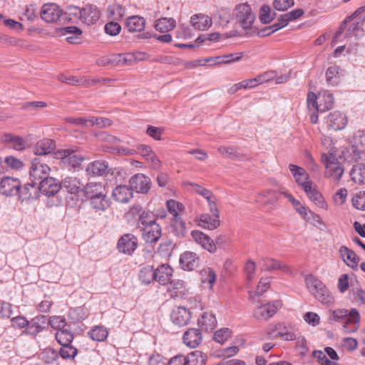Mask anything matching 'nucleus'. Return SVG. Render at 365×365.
<instances>
[{
    "label": "nucleus",
    "mask_w": 365,
    "mask_h": 365,
    "mask_svg": "<svg viewBox=\"0 0 365 365\" xmlns=\"http://www.w3.org/2000/svg\"><path fill=\"white\" fill-rule=\"evenodd\" d=\"M364 12L363 8H359L352 15L346 18L336 32L332 43L336 44L344 40L349 41L353 37L355 40L362 37L364 35L362 26L365 21V15L364 17H357Z\"/></svg>",
    "instance_id": "1"
},
{
    "label": "nucleus",
    "mask_w": 365,
    "mask_h": 365,
    "mask_svg": "<svg viewBox=\"0 0 365 365\" xmlns=\"http://www.w3.org/2000/svg\"><path fill=\"white\" fill-rule=\"evenodd\" d=\"M101 13L96 6L87 4L83 8L68 6L64 11L63 19L68 23L86 25L95 24L100 18Z\"/></svg>",
    "instance_id": "2"
},
{
    "label": "nucleus",
    "mask_w": 365,
    "mask_h": 365,
    "mask_svg": "<svg viewBox=\"0 0 365 365\" xmlns=\"http://www.w3.org/2000/svg\"><path fill=\"white\" fill-rule=\"evenodd\" d=\"M232 16L246 34L252 31L256 16L250 4L242 3L236 5L232 10Z\"/></svg>",
    "instance_id": "3"
},
{
    "label": "nucleus",
    "mask_w": 365,
    "mask_h": 365,
    "mask_svg": "<svg viewBox=\"0 0 365 365\" xmlns=\"http://www.w3.org/2000/svg\"><path fill=\"white\" fill-rule=\"evenodd\" d=\"M321 159L326 168L325 177L339 182L343 175L344 168L339 163L335 151L330 149L327 153H322Z\"/></svg>",
    "instance_id": "4"
},
{
    "label": "nucleus",
    "mask_w": 365,
    "mask_h": 365,
    "mask_svg": "<svg viewBox=\"0 0 365 365\" xmlns=\"http://www.w3.org/2000/svg\"><path fill=\"white\" fill-rule=\"evenodd\" d=\"M307 101L309 110L323 113L333 107L334 96L327 91H320L318 95L314 92H309Z\"/></svg>",
    "instance_id": "5"
},
{
    "label": "nucleus",
    "mask_w": 365,
    "mask_h": 365,
    "mask_svg": "<svg viewBox=\"0 0 365 365\" xmlns=\"http://www.w3.org/2000/svg\"><path fill=\"white\" fill-rule=\"evenodd\" d=\"M40 14L41 19L47 23L59 21L61 24H68L63 19L64 12L57 4L53 3L44 4L41 8Z\"/></svg>",
    "instance_id": "6"
},
{
    "label": "nucleus",
    "mask_w": 365,
    "mask_h": 365,
    "mask_svg": "<svg viewBox=\"0 0 365 365\" xmlns=\"http://www.w3.org/2000/svg\"><path fill=\"white\" fill-rule=\"evenodd\" d=\"M55 157L57 159L62 160L63 163L70 165L73 168L80 166L84 160V157L78 153L77 150L74 148L58 150L55 153Z\"/></svg>",
    "instance_id": "7"
},
{
    "label": "nucleus",
    "mask_w": 365,
    "mask_h": 365,
    "mask_svg": "<svg viewBox=\"0 0 365 365\" xmlns=\"http://www.w3.org/2000/svg\"><path fill=\"white\" fill-rule=\"evenodd\" d=\"M167 207L169 212L173 215L174 220V226L178 235L184 236L185 235V224L179 217V213L183 210L182 204L174 200H169L167 201Z\"/></svg>",
    "instance_id": "8"
},
{
    "label": "nucleus",
    "mask_w": 365,
    "mask_h": 365,
    "mask_svg": "<svg viewBox=\"0 0 365 365\" xmlns=\"http://www.w3.org/2000/svg\"><path fill=\"white\" fill-rule=\"evenodd\" d=\"M51 168L49 166L43 163L38 158H35L31 161L29 174L32 180L41 181L44 178H47L50 173Z\"/></svg>",
    "instance_id": "9"
},
{
    "label": "nucleus",
    "mask_w": 365,
    "mask_h": 365,
    "mask_svg": "<svg viewBox=\"0 0 365 365\" xmlns=\"http://www.w3.org/2000/svg\"><path fill=\"white\" fill-rule=\"evenodd\" d=\"M282 304L280 301L276 300L272 303L260 305L257 307L254 312V317L259 320H267L273 317L277 309L280 308Z\"/></svg>",
    "instance_id": "10"
},
{
    "label": "nucleus",
    "mask_w": 365,
    "mask_h": 365,
    "mask_svg": "<svg viewBox=\"0 0 365 365\" xmlns=\"http://www.w3.org/2000/svg\"><path fill=\"white\" fill-rule=\"evenodd\" d=\"M131 190H135L140 193H147L151 186L150 179L142 173H138L132 176L129 180Z\"/></svg>",
    "instance_id": "11"
},
{
    "label": "nucleus",
    "mask_w": 365,
    "mask_h": 365,
    "mask_svg": "<svg viewBox=\"0 0 365 365\" xmlns=\"http://www.w3.org/2000/svg\"><path fill=\"white\" fill-rule=\"evenodd\" d=\"M303 190L309 200L312 201L317 207L325 210H328V204L313 182L310 183L309 185H305Z\"/></svg>",
    "instance_id": "12"
},
{
    "label": "nucleus",
    "mask_w": 365,
    "mask_h": 365,
    "mask_svg": "<svg viewBox=\"0 0 365 365\" xmlns=\"http://www.w3.org/2000/svg\"><path fill=\"white\" fill-rule=\"evenodd\" d=\"M138 239L133 234H125L118 241L117 247L120 252L131 255L137 248Z\"/></svg>",
    "instance_id": "13"
},
{
    "label": "nucleus",
    "mask_w": 365,
    "mask_h": 365,
    "mask_svg": "<svg viewBox=\"0 0 365 365\" xmlns=\"http://www.w3.org/2000/svg\"><path fill=\"white\" fill-rule=\"evenodd\" d=\"M20 186L19 179L4 177L0 181V193L6 196L15 195L19 192Z\"/></svg>",
    "instance_id": "14"
},
{
    "label": "nucleus",
    "mask_w": 365,
    "mask_h": 365,
    "mask_svg": "<svg viewBox=\"0 0 365 365\" xmlns=\"http://www.w3.org/2000/svg\"><path fill=\"white\" fill-rule=\"evenodd\" d=\"M61 185L58 180L48 177L39 183L40 192L46 196H53L60 190Z\"/></svg>",
    "instance_id": "15"
},
{
    "label": "nucleus",
    "mask_w": 365,
    "mask_h": 365,
    "mask_svg": "<svg viewBox=\"0 0 365 365\" xmlns=\"http://www.w3.org/2000/svg\"><path fill=\"white\" fill-rule=\"evenodd\" d=\"M161 227L155 222H151L143 227V238L148 243L156 242L161 237Z\"/></svg>",
    "instance_id": "16"
},
{
    "label": "nucleus",
    "mask_w": 365,
    "mask_h": 365,
    "mask_svg": "<svg viewBox=\"0 0 365 365\" xmlns=\"http://www.w3.org/2000/svg\"><path fill=\"white\" fill-rule=\"evenodd\" d=\"M347 117L339 111L331 113L327 118V124L329 128L334 130L344 129L347 124Z\"/></svg>",
    "instance_id": "17"
},
{
    "label": "nucleus",
    "mask_w": 365,
    "mask_h": 365,
    "mask_svg": "<svg viewBox=\"0 0 365 365\" xmlns=\"http://www.w3.org/2000/svg\"><path fill=\"white\" fill-rule=\"evenodd\" d=\"M85 195L88 200L98 197V196H103L108 194L106 186L96 182H89L84 187Z\"/></svg>",
    "instance_id": "18"
},
{
    "label": "nucleus",
    "mask_w": 365,
    "mask_h": 365,
    "mask_svg": "<svg viewBox=\"0 0 365 365\" xmlns=\"http://www.w3.org/2000/svg\"><path fill=\"white\" fill-rule=\"evenodd\" d=\"M148 55L145 52L137 51L134 53L116 54L113 61L123 65H130L136 61H143L147 58Z\"/></svg>",
    "instance_id": "19"
},
{
    "label": "nucleus",
    "mask_w": 365,
    "mask_h": 365,
    "mask_svg": "<svg viewBox=\"0 0 365 365\" xmlns=\"http://www.w3.org/2000/svg\"><path fill=\"white\" fill-rule=\"evenodd\" d=\"M192 237L199 245H200L205 250L210 253H215L217 250L216 245L213 240L203 232L194 230L191 232Z\"/></svg>",
    "instance_id": "20"
},
{
    "label": "nucleus",
    "mask_w": 365,
    "mask_h": 365,
    "mask_svg": "<svg viewBox=\"0 0 365 365\" xmlns=\"http://www.w3.org/2000/svg\"><path fill=\"white\" fill-rule=\"evenodd\" d=\"M289 169L292 174L297 184L302 189L304 188L305 185H309L312 182L309 180V175L303 168L294 164H290L289 165Z\"/></svg>",
    "instance_id": "21"
},
{
    "label": "nucleus",
    "mask_w": 365,
    "mask_h": 365,
    "mask_svg": "<svg viewBox=\"0 0 365 365\" xmlns=\"http://www.w3.org/2000/svg\"><path fill=\"white\" fill-rule=\"evenodd\" d=\"M170 318L173 324L179 327H182L187 324L189 322L190 313L185 307H178L173 309Z\"/></svg>",
    "instance_id": "22"
},
{
    "label": "nucleus",
    "mask_w": 365,
    "mask_h": 365,
    "mask_svg": "<svg viewBox=\"0 0 365 365\" xmlns=\"http://www.w3.org/2000/svg\"><path fill=\"white\" fill-rule=\"evenodd\" d=\"M166 285L167 292L172 298H182L186 294L185 283L181 279H173Z\"/></svg>",
    "instance_id": "23"
},
{
    "label": "nucleus",
    "mask_w": 365,
    "mask_h": 365,
    "mask_svg": "<svg viewBox=\"0 0 365 365\" xmlns=\"http://www.w3.org/2000/svg\"><path fill=\"white\" fill-rule=\"evenodd\" d=\"M183 342L190 348H195L202 342V334L197 329H187L183 334Z\"/></svg>",
    "instance_id": "24"
},
{
    "label": "nucleus",
    "mask_w": 365,
    "mask_h": 365,
    "mask_svg": "<svg viewBox=\"0 0 365 365\" xmlns=\"http://www.w3.org/2000/svg\"><path fill=\"white\" fill-rule=\"evenodd\" d=\"M360 314L356 309H351L347 320L343 325V330L346 334L356 331L359 327Z\"/></svg>",
    "instance_id": "25"
},
{
    "label": "nucleus",
    "mask_w": 365,
    "mask_h": 365,
    "mask_svg": "<svg viewBox=\"0 0 365 365\" xmlns=\"http://www.w3.org/2000/svg\"><path fill=\"white\" fill-rule=\"evenodd\" d=\"M46 321L47 319L46 316L39 315L35 317L30 322H29V325H27V330H26L24 332L26 334L36 335L45 329Z\"/></svg>",
    "instance_id": "26"
},
{
    "label": "nucleus",
    "mask_w": 365,
    "mask_h": 365,
    "mask_svg": "<svg viewBox=\"0 0 365 365\" xmlns=\"http://www.w3.org/2000/svg\"><path fill=\"white\" fill-rule=\"evenodd\" d=\"M339 252L341 258L347 266L353 269L357 267L359 258L353 250L346 246H341Z\"/></svg>",
    "instance_id": "27"
},
{
    "label": "nucleus",
    "mask_w": 365,
    "mask_h": 365,
    "mask_svg": "<svg viewBox=\"0 0 365 365\" xmlns=\"http://www.w3.org/2000/svg\"><path fill=\"white\" fill-rule=\"evenodd\" d=\"M39 192V185L32 182L31 183L25 184L22 189L19 190V193L22 200H29L38 198Z\"/></svg>",
    "instance_id": "28"
},
{
    "label": "nucleus",
    "mask_w": 365,
    "mask_h": 365,
    "mask_svg": "<svg viewBox=\"0 0 365 365\" xmlns=\"http://www.w3.org/2000/svg\"><path fill=\"white\" fill-rule=\"evenodd\" d=\"M56 148L55 142L48 138L38 140L34 148V152L37 155H45L52 153Z\"/></svg>",
    "instance_id": "29"
},
{
    "label": "nucleus",
    "mask_w": 365,
    "mask_h": 365,
    "mask_svg": "<svg viewBox=\"0 0 365 365\" xmlns=\"http://www.w3.org/2000/svg\"><path fill=\"white\" fill-rule=\"evenodd\" d=\"M112 196L115 201L126 203L132 198L133 191L130 187L118 185L113 190Z\"/></svg>",
    "instance_id": "30"
},
{
    "label": "nucleus",
    "mask_w": 365,
    "mask_h": 365,
    "mask_svg": "<svg viewBox=\"0 0 365 365\" xmlns=\"http://www.w3.org/2000/svg\"><path fill=\"white\" fill-rule=\"evenodd\" d=\"M199 258L192 252H185L181 255L180 264L183 269L192 270L197 267Z\"/></svg>",
    "instance_id": "31"
},
{
    "label": "nucleus",
    "mask_w": 365,
    "mask_h": 365,
    "mask_svg": "<svg viewBox=\"0 0 365 365\" xmlns=\"http://www.w3.org/2000/svg\"><path fill=\"white\" fill-rule=\"evenodd\" d=\"M1 141L16 150H23L26 148V141L21 137L11 133L4 134Z\"/></svg>",
    "instance_id": "32"
},
{
    "label": "nucleus",
    "mask_w": 365,
    "mask_h": 365,
    "mask_svg": "<svg viewBox=\"0 0 365 365\" xmlns=\"http://www.w3.org/2000/svg\"><path fill=\"white\" fill-rule=\"evenodd\" d=\"M190 23L195 29L205 31L211 26L212 19L207 15L198 14L191 17Z\"/></svg>",
    "instance_id": "33"
},
{
    "label": "nucleus",
    "mask_w": 365,
    "mask_h": 365,
    "mask_svg": "<svg viewBox=\"0 0 365 365\" xmlns=\"http://www.w3.org/2000/svg\"><path fill=\"white\" fill-rule=\"evenodd\" d=\"M198 326L205 331L213 330L217 325L215 317L208 312H203L197 321Z\"/></svg>",
    "instance_id": "34"
},
{
    "label": "nucleus",
    "mask_w": 365,
    "mask_h": 365,
    "mask_svg": "<svg viewBox=\"0 0 365 365\" xmlns=\"http://www.w3.org/2000/svg\"><path fill=\"white\" fill-rule=\"evenodd\" d=\"M173 274V269L168 264H162L155 269V275H156L155 281L160 284H166L170 280Z\"/></svg>",
    "instance_id": "35"
},
{
    "label": "nucleus",
    "mask_w": 365,
    "mask_h": 365,
    "mask_svg": "<svg viewBox=\"0 0 365 365\" xmlns=\"http://www.w3.org/2000/svg\"><path fill=\"white\" fill-rule=\"evenodd\" d=\"M260 265L263 269L267 271L280 269L284 272H289V267L282 264L281 262L276 260L273 258H263L260 262Z\"/></svg>",
    "instance_id": "36"
},
{
    "label": "nucleus",
    "mask_w": 365,
    "mask_h": 365,
    "mask_svg": "<svg viewBox=\"0 0 365 365\" xmlns=\"http://www.w3.org/2000/svg\"><path fill=\"white\" fill-rule=\"evenodd\" d=\"M312 295L316 299L324 304L329 305L334 302L331 293L324 283L322 285L319 284V287H318V289Z\"/></svg>",
    "instance_id": "37"
},
{
    "label": "nucleus",
    "mask_w": 365,
    "mask_h": 365,
    "mask_svg": "<svg viewBox=\"0 0 365 365\" xmlns=\"http://www.w3.org/2000/svg\"><path fill=\"white\" fill-rule=\"evenodd\" d=\"M145 26V19L140 16L128 17L125 21V26L130 32H140Z\"/></svg>",
    "instance_id": "38"
},
{
    "label": "nucleus",
    "mask_w": 365,
    "mask_h": 365,
    "mask_svg": "<svg viewBox=\"0 0 365 365\" xmlns=\"http://www.w3.org/2000/svg\"><path fill=\"white\" fill-rule=\"evenodd\" d=\"M108 168V165L106 163L97 160L88 165L86 173L88 175L91 176H101L107 172Z\"/></svg>",
    "instance_id": "39"
},
{
    "label": "nucleus",
    "mask_w": 365,
    "mask_h": 365,
    "mask_svg": "<svg viewBox=\"0 0 365 365\" xmlns=\"http://www.w3.org/2000/svg\"><path fill=\"white\" fill-rule=\"evenodd\" d=\"M351 180L355 183L365 184V163H357L350 170Z\"/></svg>",
    "instance_id": "40"
},
{
    "label": "nucleus",
    "mask_w": 365,
    "mask_h": 365,
    "mask_svg": "<svg viewBox=\"0 0 365 365\" xmlns=\"http://www.w3.org/2000/svg\"><path fill=\"white\" fill-rule=\"evenodd\" d=\"M89 205L96 212H105L110 206V200L106 195L89 200Z\"/></svg>",
    "instance_id": "41"
},
{
    "label": "nucleus",
    "mask_w": 365,
    "mask_h": 365,
    "mask_svg": "<svg viewBox=\"0 0 365 365\" xmlns=\"http://www.w3.org/2000/svg\"><path fill=\"white\" fill-rule=\"evenodd\" d=\"M200 225L210 230L216 229L220 224L219 217L210 216L208 214H202L199 217Z\"/></svg>",
    "instance_id": "42"
},
{
    "label": "nucleus",
    "mask_w": 365,
    "mask_h": 365,
    "mask_svg": "<svg viewBox=\"0 0 365 365\" xmlns=\"http://www.w3.org/2000/svg\"><path fill=\"white\" fill-rule=\"evenodd\" d=\"M274 330L277 331V336L284 340L292 341L296 338V336L293 332V328L284 323L277 324L275 326Z\"/></svg>",
    "instance_id": "43"
},
{
    "label": "nucleus",
    "mask_w": 365,
    "mask_h": 365,
    "mask_svg": "<svg viewBox=\"0 0 365 365\" xmlns=\"http://www.w3.org/2000/svg\"><path fill=\"white\" fill-rule=\"evenodd\" d=\"M131 212L133 215L139 216V224L143 227L148 224H151V222H155L152 218L150 214L143 210V208L139 205L133 206L131 208Z\"/></svg>",
    "instance_id": "44"
},
{
    "label": "nucleus",
    "mask_w": 365,
    "mask_h": 365,
    "mask_svg": "<svg viewBox=\"0 0 365 365\" xmlns=\"http://www.w3.org/2000/svg\"><path fill=\"white\" fill-rule=\"evenodd\" d=\"M138 277L142 283L148 284L155 281V269L152 266H145L140 269Z\"/></svg>",
    "instance_id": "45"
},
{
    "label": "nucleus",
    "mask_w": 365,
    "mask_h": 365,
    "mask_svg": "<svg viewBox=\"0 0 365 365\" xmlns=\"http://www.w3.org/2000/svg\"><path fill=\"white\" fill-rule=\"evenodd\" d=\"M342 156L345 160L351 163L358 160L360 158L361 152L354 145H349L341 152Z\"/></svg>",
    "instance_id": "46"
},
{
    "label": "nucleus",
    "mask_w": 365,
    "mask_h": 365,
    "mask_svg": "<svg viewBox=\"0 0 365 365\" xmlns=\"http://www.w3.org/2000/svg\"><path fill=\"white\" fill-rule=\"evenodd\" d=\"M176 26L175 20L173 18H161L156 21L155 28L160 32H168Z\"/></svg>",
    "instance_id": "47"
},
{
    "label": "nucleus",
    "mask_w": 365,
    "mask_h": 365,
    "mask_svg": "<svg viewBox=\"0 0 365 365\" xmlns=\"http://www.w3.org/2000/svg\"><path fill=\"white\" fill-rule=\"evenodd\" d=\"M61 187L66 189L68 192L71 194H75L79 192L81 189V182L76 178L67 177L61 184Z\"/></svg>",
    "instance_id": "48"
},
{
    "label": "nucleus",
    "mask_w": 365,
    "mask_h": 365,
    "mask_svg": "<svg viewBox=\"0 0 365 365\" xmlns=\"http://www.w3.org/2000/svg\"><path fill=\"white\" fill-rule=\"evenodd\" d=\"M63 34H71L66 38L67 41L70 43H77L82 35V30L76 26H66L63 29Z\"/></svg>",
    "instance_id": "49"
},
{
    "label": "nucleus",
    "mask_w": 365,
    "mask_h": 365,
    "mask_svg": "<svg viewBox=\"0 0 365 365\" xmlns=\"http://www.w3.org/2000/svg\"><path fill=\"white\" fill-rule=\"evenodd\" d=\"M294 210L304 220H307V222H309L312 218L317 222L320 221L319 215L313 212L302 203Z\"/></svg>",
    "instance_id": "50"
},
{
    "label": "nucleus",
    "mask_w": 365,
    "mask_h": 365,
    "mask_svg": "<svg viewBox=\"0 0 365 365\" xmlns=\"http://www.w3.org/2000/svg\"><path fill=\"white\" fill-rule=\"evenodd\" d=\"M88 335L93 341H103L107 339L108 332L105 327L96 326L89 331Z\"/></svg>",
    "instance_id": "51"
},
{
    "label": "nucleus",
    "mask_w": 365,
    "mask_h": 365,
    "mask_svg": "<svg viewBox=\"0 0 365 365\" xmlns=\"http://www.w3.org/2000/svg\"><path fill=\"white\" fill-rule=\"evenodd\" d=\"M187 360L188 365H204L206 361V356L202 351L196 350L187 356Z\"/></svg>",
    "instance_id": "52"
},
{
    "label": "nucleus",
    "mask_w": 365,
    "mask_h": 365,
    "mask_svg": "<svg viewBox=\"0 0 365 365\" xmlns=\"http://www.w3.org/2000/svg\"><path fill=\"white\" fill-rule=\"evenodd\" d=\"M270 280L268 278H262L257 287L255 292H249L250 299H255V297L261 296L269 288Z\"/></svg>",
    "instance_id": "53"
},
{
    "label": "nucleus",
    "mask_w": 365,
    "mask_h": 365,
    "mask_svg": "<svg viewBox=\"0 0 365 365\" xmlns=\"http://www.w3.org/2000/svg\"><path fill=\"white\" fill-rule=\"evenodd\" d=\"M108 16L114 20H120L125 14V9L120 4H112L108 7Z\"/></svg>",
    "instance_id": "54"
},
{
    "label": "nucleus",
    "mask_w": 365,
    "mask_h": 365,
    "mask_svg": "<svg viewBox=\"0 0 365 365\" xmlns=\"http://www.w3.org/2000/svg\"><path fill=\"white\" fill-rule=\"evenodd\" d=\"M56 339L61 345H68L73 339V335L70 330L64 329L57 331L56 333Z\"/></svg>",
    "instance_id": "55"
},
{
    "label": "nucleus",
    "mask_w": 365,
    "mask_h": 365,
    "mask_svg": "<svg viewBox=\"0 0 365 365\" xmlns=\"http://www.w3.org/2000/svg\"><path fill=\"white\" fill-rule=\"evenodd\" d=\"M62 347L61 348L59 351V355L63 359H69L73 360L74 359L75 356H76L78 353V350L76 347L68 344V345H61Z\"/></svg>",
    "instance_id": "56"
},
{
    "label": "nucleus",
    "mask_w": 365,
    "mask_h": 365,
    "mask_svg": "<svg viewBox=\"0 0 365 365\" xmlns=\"http://www.w3.org/2000/svg\"><path fill=\"white\" fill-rule=\"evenodd\" d=\"M339 67L337 66H329L326 71V80L328 83L334 85L339 77Z\"/></svg>",
    "instance_id": "57"
},
{
    "label": "nucleus",
    "mask_w": 365,
    "mask_h": 365,
    "mask_svg": "<svg viewBox=\"0 0 365 365\" xmlns=\"http://www.w3.org/2000/svg\"><path fill=\"white\" fill-rule=\"evenodd\" d=\"M305 284L309 292L313 294L318 289V287H319V284L322 285L323 282L314 275L309 274L305 277Z\"/></svg>",
    "instance_id": "58"
},
{
    "label": "nucleus",
    "mask_w": 365,
    "mask_h": 365,
    "mask_svg": "<svg viewBox=\"0 0 365 365\" xmlns=\"http://www.w3.org/2000/svg\"><path fill=\"white\" fill-rule=\"evenodd\" d=\"M202 283H207L210 288L212 287L216 279V274L212 269H205L201 272Z\"/></svg>",
    "instance_id": "59"
},
{
    "label": "nucleus",
    "mask_w": 365,
    "mask_h": 365,
    "mask_svg": "<svg viewBox=\"0 0 365 365\" xmlns=\"http://www.w3.org/2000/svg\"><path fill=\"white\" fill-rule=\"evenodd\" d=\"M48 323L52 328L58 331L66 329V321L62 316H52L48 320Z\"/></svg>",
    "instance_id": "60"
},
{
    "label": "nucleus",
    "mask_w": 365,
    "mask_h": 365,
    "mask_svg": "<svg viewBox=\"0 0 365 365\" xmlns=\"http://www.w3.org/2000/svg\"><path fill=\"white\" fill-rule=\"evenodd\" d=\"M352 205L357 210H365V191L359 192L354 196Z\"/></svg>",
    "instance_id": "61"
},
{
    "label": "nucleus",
    "mask_w": 365,
    "mask_h": 365,
    "mask_svg": "<svg viewBox=\"0 0 365 365\" xmlns=\"http://www.w3.org/2000/svg\"><path fill=\"white\" fill-rule=\"evenodd\" d=\"M231 332L229 329L223 328L215 332L214 340L220 344H223L230 336Z\"/></svg>",
    "instance_id": "62"
},
{
    "label": "nucleus",
    "mask_w": 365,
    "mask_h": 365,
    "mask_svg": "<svg viewBox=\"0 0 365 365\" xmlns=\"http://www.w3.org/2000/svg\"><path fill=\"white\" fill-rule=\"evenodd\" d=\"M243 56V53H234L227 55L220 56V64L231 63L239 61Z\"/></svg>",
    "instance_id": "63"
},
{
    "label": "nucleus",
    "mask_w": 365,
    "mask_h": 365,
    "mask_svg": "<svg viewBox=\"0 0 365 365\" xmlns=\"http://www.w3.org/2000/svg\"><path fill=\"white\" fill-rule=\"evenodd\" d=\"M279 192H275L272 195L269 196L267 199L262 200V205L268 210H272L276 208V202L279 199Z\"/></svg>",
    "instance_id": "64"
}]
</instances>
